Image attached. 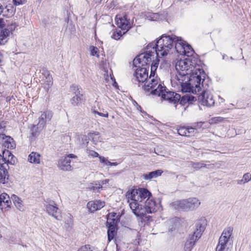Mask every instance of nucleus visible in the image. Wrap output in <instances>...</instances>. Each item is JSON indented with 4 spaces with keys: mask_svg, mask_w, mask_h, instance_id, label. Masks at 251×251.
Segmentation results:
<instances>
[{
    "mask_svg": "<svg viewBox=\"0 0 251 251\" xmlns=\"http://www.w3.org/2000/svg\"><path fill=\"white\" fill-rule=\"evenodd\" d=\"M205 77L202 75H190L181 79H176V81H171L172 84L180 86L183 92H192L196 94L200 92L201 88V82Z\"/></svg>",
    "mask_w": 251,
    "mask_h": 251,
    "instance_id": "20e7f679",
    "label": "nucleus"
},
{
    "mask_svg": "<svg viewBox=\"0 0 251 251\" xmlns=\"http://www.w3.org/2000/svg\"><path fill=\"white\" fill-rule=\"evenodd\" d=\"M206 225V221L205 219L199 220L196 224V229L193 235L200 238L205 230Z\"/></svg>",
    "mask_w": 251,
    "mask_h": 251,
    "instance_id": "ddd939ff",
    "label": "nucleus"
},
{
    "mask_svg": "<svg viewBox=\"0 0 251 251\" xmlns=\"http://www.w3.org/2000/svg\"><path fill=\"white\" fill-rule=\"evenodd\" d=\"M95 0L96 3H100L101 2L102 0Z\"/></svg>",
    "mask_w": 251,
    "mask_h": 251,
    "instance_id": "bf43d9fd",
    "label": "nucleus"
},
{
    "mask_svg": "<svg viewBox=\"0 0 251 251\" xmlns=\"http://www.w3.org/2000/svg\"><path fill=\"white\" fill-rule=\"evenodd\" d=\"M174 205L176 208H180L185 211H193L199 207L201 202L196 198H190L176 201L174 202Z\"/></svg>",
    "mask_w": 251,
    "mask_h": 251,
    "instance_id": "423d86ee",
    "label": "nucleus"
},
{
    "mask_svg": "<svg viewBox=\"0 0 251 251\" xmlns=\"http://www.w3.org/2000/svg\"><path fill=\"white\" fill-rule=\"evenodd\" d=\"M118 163L117 162H110V164L109 166H117L118 165Z\"/></svg>",
    "mask_w": 251,
    "mask_h": 251,
    "instance_id": "6e6d98bb",
    "label": "nucleus"
},
{
    "mask_svg": "<svg viewBox=\"0 0 251 251\" xmlns=\"http://www.w3.org/2000/svg\"><path fill=\"white\" fill-rule=\"evenodd\" d=\"M90 54L92 56H96L97 57H99L98 51L99 49L93 46H91L89 48Z\"/></svg>",
    "mask_w": 251,
    "mask_h": 251,
    "instance_id": "c9c22d12",
    "label": "nucleus"
},
{
    "mask_svg": "<svg viewBox=\"0 0 251 251\" xmlns=\"http://www.w3.org/2000/svg\"><path fill=\"white\" fill-rule=\"evenodd\" d=\"M3 156L6 157V165L8 164H14L16 161V158L8 151L5 150L3 151Z\"/></svg>",
    "mask_w": 251,
    "mask_h": 251,
    "instance_id": "a878e982",
    "label": "nucleus"
},
{
    "mask_svg": "<svg viewBox=\"0 0 251 251\" xmlns=\"http://www.w3.org/2000/svg\"><path fill=\"white\" fill-rule=\"evenodd\" d=\"M5 26H6V28L4 30L8 31L9 34L10 33H12L13 31H14L18 26V24H17L15 22L13 21H10L5 20Z\"/></svg>",
    "mask_w": 251,
    "mask_h": 251,
    "instance_id": "cd10ccee",
    "label": "nucleus"
},
{
    "mask_svg": "<svg viewBox=\"0 0 251 251\" xmlns=\"http://www.w3.org/2000/svg\"><path fill=\"white\" fill-rule=\"evenodd\" d=\"M6 25L5 20L4 19H0V28H2Z\"/></svg>",
    "mask_w": 251,
    "mask_h": 251,
    "instance_id": "8fccbe9b",
    "label": "nucleus"
},
{
    "mask_svg": "<svg viewBox=\"0 0 251 251\" xmlns=\"http://www.w3.org/2000/svg\"><path fill=\"white\" fill-rule=\"evenodd\" d=\"M8 36V31L7 30H4L0 31V45H4L7 42Z\"/></svg>",
    "mask_w": 251,
    "mask_h": 251,
    "instance_id": "2f4dec72",
    "label": "nucleus"
},
{
    "mask_svg": "<svg viewBox=\"0 0 251 251\" xmlns=\"http://www.w3.org/2000/svg\"><path fill=\"white\" fill-rule=\"evenodd\" d=\"M233 228L232 226H228L224 229L219 240L227 243L230 244V240L232 234Z\"/></svg>",
    "mask_w": 251,
    "mask_h": 251,
    "instance_id": "f3484780",
    "label": "nucleus"
},
{
    "mask_svg": "<svg viewBox=\"0 0 251 251\" xmlns=\"http://www.w3.org/2000/svg\"><path fill=\"white\" fill-rule=\"evenodd\" d=\"M199 99L201 104L207 106H212L215 104V100L213 99V95L208 91H204L199 97Z\"/></svg>",
    "mask_w": 251,
    "mask_h": 251,
    "instance_id": "9d476101",
    "label": "nucleus"
},
{
    "mask_svg": "<svg viewBox=\"0 0 251 251\" xmlns=\"http://www.w3.org/2000/svg\"><path fill=\"white\" fill-rule=\"evenodd\" d=\"M99 160L100 163H103L105 165L109 166L110 164V161H109L106 158L103 156H100Z\"/></svg>",
    "mask_w": 251,
    "mask_h": 251,
    "instance_id": "a19ab883",
    "label": "nucleus"
},
{
    "mask_svg": "<svg viewBox=\"0 0 251 251\" xmlns=\"http://www.w3.org/2000/svg\"><path fill=\"white\" fill-rule=\"evenodd\" d=\"M107 223L108 225L107 231L108 239L109 241H111L113 239L116 233L115 220L108 218Z\"/></svg>",
    "mask_w": 251,
    "mask_h": 251,
    "instance_id": "dca6fc26",
    "label": "nucleus"
},
{
    "mask_svg": "<svg viewBox=\"0 0 251 251\" xmlns=\"http://www.w3.org/2000/svg\"><path fill=\"white\" fill-rule=\"evenodd\" d=\"M202 123L201 122H200V123H198L196 125L197 126H195V127H201L202 126Z\"/></svg>",
    "mask_w": 251,
    "mask_h": 251,
    "instance_id": "5fc2aeb1",
    "label": "nucleus"
},
{
    "mask_svg": "<svg viewBox=\"0 0 251 251\" xmlns=\"http://www.w3.org/2000/svg\"><path fill=\"white\" fill-rule=\"evenodd\" d=\"M206 166L205 164L203 162H198L194 163L193 164V167L197 170L200 169L201 168L205 167Z\"/></svg>",
    "mask_w": 251,
    "mask_h": 251,
    "instance_id": "ea45409f",
    "label": "nucleus"
},
{
    "mask_svg": "<svg viewBox=\"0 0 251 251\" xmlns=\"http://www.w3.org/2000/svg\"><path fill=\"white\" fill-rule=\"evenodd\" d=\"M196 133V128L195 127H190L187 128V136L190 137L194 135Z\"/></svg>",
    "mask_w": 251,
    "mask_h": 251,
    "instance_id": "79ce46f5",
    "label": "nucleus"
},
{
    "mask_svg": "<svg viewBox=\"0 0 251 251\" xmlns=\"http://www.w3.org/2000/svg\"><path fill=\"white\" fill-rule=\"evenodd\" d=\"M224 120V118L221 117H214L211 119V123L216 124L220 122H222Z\"/></svg>",
    "mask_w": 251,
    "mask_h": 251,
    "instance_id": "37998d69",
    "label": "nucleus"
},
{
    "mask_svg": "<svg viewBox=\"0 0 251 251\" xmlns=\"http://www.w3.org/2000/svg\"><path fill=\"white\" fill-rule=\"evenodd\" d=\"M71 159L68 157L61 158L58 161V167L59 168L64 171H70L72 170V166L70 164Z\"/></svg>",
    "mask_w": 251,
    "mask_h": 251,
    "instance_id": "a211bd4d",
    "label": "nucleus"
},
{
    "mask_svg": "<svg viewBox=\"0 0 251 251\" xmlns=\"http://www.w3.org/2000/svg\"><path fill=\"white\" fill-rule=\"evenodd\" d=\"M77 251H96L94 248L90 245H85L81 247Z\"/></svg>",
    "mask_w": 251,
    "mask_h": 251,
    "instance_id": "4c0bfd02",
    "label": "nucleus"
},
{
    "mask_svg": "<svg viewBox=\"0 0 251 251\" xmlns=\"http://www.w3.org/2000/svg\"><path fill=\"white\" fill-rule=\"evenodd\" d=\"M152 95L161 96V98L164 100L168 101L169 102L176 104L180 100V95L174 92L166 91V87L159 84L157 88L154 89L152 92Z\"/></svg>",
    "mask_w": 251,
    "mask_h": 251,
    "instance_id": "39448f33",
    "label": "nucleus"
},
{
    "mask_svg": "<svg viewBox=\"0 0 251 251\" xmlns=\"http://www.w3.org/2000/svg\"><path fill=\"white\" fill-rule=\"evenodd\" d=\"M139 57V55L136 57L133 60V64L136 66L137 65H141L142 66H146L148 64H150L151 63V75L150 76H154L155 72L158 68L159 59H158V57H155V58H152V59H151V61L148 60L147 62H146V64H143L140 60H138L136 62H135L136 59Z\"/></svg>",
    "mask_w": 251,
    "mask_h": 251,
    "instance_id": "1a4fd4ad",
    "label": "nucleus"
},
{
    "mask_svg": "<svg viewBox=\"0 0 251 251\" xmlns=\"http://www.w3.org/2000/svg\"><path fill=\"white\" fill-rule=\"evenodd\" d=\"M104 202L100 200L90 201L87 203V207L91 212H94L102 208Z\"/></svg>",
    "mask_w": 251,
    "mask_h": 251,
    "instance_id": "aec40b11",
    "label": "nucleus"
},
{
    "mask_svg": "<svg viewBox=\"0 0 251 251\" xmlns=\"http://www.w3.org/2000/svg\"><path fill=\"white\" fill-rule=\"evenodd\" d=\"M113 216V217H114L115 216V214L114 213H110L109 214V216H108V218H110V216Z\"/></svg>",
    "mask_w": 251,
    "mask_h": 251,
    "instance_id": "13d9d810",
    "label": "nucleus"
},
{
    "mask_svg": "<svg viewBox=\"0 0 251 251\" xmlns=\"http://www.w3.org/2000/svg\"><path fill=\"white\" fill-rule=\"evenodd\" d=\"M199 238L194 236V235H190L187 239L185 245L184 250L185 251H191L196 242L199 240Z\"/></svg>",
    "mask_w": 251,
    "mask_h": 251,
    "instance_id": "412c9836",
    "label": "nucleus"
},
{
    "mask_svg": "<svg viewBox=\"0 0 251 251\" xmlns=\"http://www.w3.org/2000/svg\"><path fill=\"white\" fill-rule=\"evenodd\" d=\"M229 243H225L219 240L218 244L216 247V251H228L227 246Z\"/></svg>",
    "mask_w": 251,
    "mask_h": 251,
    "instance_id": "473e14b6",
    "label": "nucleus"
},
{
    "mask_svg": "<svg viewBox=\"0 0 251 251\" xmlns=\"http://www.w3.org/2000/svg\"><path fill=\"white\" fill-rule=\"evenodd\" d=\"M96 185H97V184H96ZM101 188H102V186L100 185V184H99L98 186L91 185L89 187V188L90 190H93V191H95V192H99V189Z\"/></svg>",
    "mask_w": 251,
    "mask_h": 251,
    "instance_id": "c03bdc74",
    "label": "nucleus"
},
{
    "mask_svg": "<svg viewBox=\"0 0 251 251\" xmlns=\"http://www.w3.org/2000/svg\"><path fill=\"white\" fill-rule=\"evenodd\" d=\"M2 12L1 14L3 16L5 17H11L12 16L14 12V8L11 5H7L4 8L2 6Z\"/></svg>",
    "mask_w": 251,
    "mask_h": 251,
    "instance_id": "c85d7f7f",
    "label": "nucleus"
},
{
    "mask_svg": "<svg viewBox=\"0 0 251 251\" xmlns=\"http://www.w3.org/2000/svg\"><path fill=\"white\" fill-rule=\"evenodd\" d=\"M221 101H224V100H223V98H221Z\"/></svg>",
    "mask_w": 251,
    "mask_h": 251,
    "instance_id": "680f3d73",
    "label": "nucleus"
},
{
    "mask_svg": "<svg viewBox=\"0 0 251 251\" xmlns=\"http://www.w3.org/2000/svg\"><path fill=\"white\" fill-rule=\"evenodd\" d=\"M0 144L7 149H13L15 147L13 139L9 136H6L4 133L0 137Z\"/></svg>",
    "mask_w": 251,
    "mask_h": 251,
    "instance_id": "6ab92c4d",
    "label": "nucleus"
},
{
    "mask_svg": "<svg viewBox=\"0 0 251 251\" xmlns=\"http://www.w3.org/2000/svg\"><path fill=\"white\" fill-rule=\"evenodd\" d=\"M115 21L117 26L123 31V34H126L131 27L129 19L126 15H117Z\"/></svg>",
    "mask_w": 251,
    "mask_h": 251,
    "instance_id": "6e6552de",
    "label": "nucleus"
},
{
    "mask_svg": "<svg viewBox=\"0 0 251 251\" xmlns=\"http://www.w3.org/2000/svg\"><path fill=\"white\" fill-rule=\"evenodd\" d=\"M192 55L187 56V58L180 59L176 62V69L177 74L171 77V81L185 78L186 76L190 75H202L203 77H205V74L203 70L197 64L196 59L191 57Z\"/></svg>",
    "mask_w": 251,
    "mask_h": 251,
    "instance_id": "7ed1b4c3",
    "label": "nucleus"
},
{
    "mask_svg": "<svg viewBox=\"0 0 251 251\" xmlns=\"http://www.w3.org/2000/svg\"><path fill=\"white\" fill-rule=\"evenodd\" d=\"M70 92L74 95L71 99V103L75 106L77 105L81 100L82 95L80 94L78 87L74 85L71 86Z\"/></svg>",
    "mask_w": 251,
    "mask_h": 251,
    "instance_id": "9b49d317",
    "label": "nucleus"
},
{
    "mask_svg": "<svg viewBox=\"0 0 251 251\" xmlns=\"http://www.w3.org/2000/svg\"><path fill=\"white\" fill-rule=\"evenodd\" d=\"M126 196L133 213L144 220L151 221V217L147 216L146 213H155L160 207V202H156L151 198V193L146 188L129 189Z\"/></svg>",
    "mask_w": 251,
    "mask_h": 251,
    "instance_id": "f03ea898",
    "label": "nucleus"
},
{
    "mask_svg": "<svg viewBox=\"0 0 251 251\" xmlns=\"http://www.w3.org/2000/svg\"><path fill=\"white\" fill-rule=\"evenodd\" d=\"M1 198L0 201V207L1 209L10 207L11 204V201L10 200L9 196L5 193L1 194Z\"/></svg>",
    "mask_w": 251,
    "mask_h": 251,
    "instance_id": "4be33fe9",
    "label": "nucleus"
},
{
    "mask_svg": "<svg viewBox=\"0 0 251 251\" xmlns=\"http://www.w3.org/2000/svg\"><path fill=\"white\" fill-rule=\"evenodd\" d=\"M2 5L0 3V15L2 12V11L1 10L2 9Z\"/></svg>",
    "mask_w": 251,
    "mask_h": 251,
    "instance_id": "4d7b16f0",
    "label": "nucleus"
},
{
    "mask_svg": "<svg viewBox=\"0 0 251 251\" xmlns=\"http://www.w3.org/2000/svg\"><path fill=\"white\" fill-rule=\"evenodd\" d=\"M89 137L92 138L95 144L100 141V133L98 132L91 133L89 134Z\"/></svg>",
    "mask_w": 251,
    "mask_h": 251,
    "instance_id": "f704fd0d",
    "label": "nucleus"
},
{
    "mask_svg": "<svg viewBox=\"0 0 251 251\" xmlns=\"http://www.w3.org/2000/svg\"><path fill=\"white\" fill-rule=\"evenodd\" d=\"M7 166L0 167V183L5 184L8 182V175L6 169Z\"/></svg>",
    "mask_w": 251,
    "mask_h": 251,
    "instance_id": "393cba45",
    "label": "nucleus"
},
{
    "mask_svg": "<svg viewBox=\"0 0 251 251\" xmlns=\"http://www.w3.org/2000/svg\"><path fill=\"white\" fill-rule=\"evenodd\" d=\"M196 100V99L194 96L187 94L182 96L179 101L181 104L185 103L186 102L191 103Z\"/></svg>",
    "mask_w": 251,
    "mask_h": 251,
    "instance_id": "c756f323",
    "label": "nucleus"
},
{
    "mask_svg": "<svg viewBox=\"0 0 251 251\" xmlns=\"http://www.w3.org/2000/svg\"><path fill=\"white\" fill-rule=\"evenodd\" d=\"M152 76H150L146 81L144 85L143 86V89L147 91H149L151 90V92L157 88L156 87L158 85V79L152 78Z\"/></svg>",
    "mask_w": 251,
    "mask_h": 251,
    "instance_id": "2eb2a0df",
    "label": "nucleus"
},
{
    "mask_svg": "<svg viewBox=\"0 0 251 251\" xmlns=\"http://www.w3.org/2000/svg\"><path fill=\"white\" fill-rule=\"evenodd\" d=\"M13 201L14 205L19 210L23 211L24 210L22 201L19 197L14 196Z\"/></svg>",
    "mask_w": 251,
    "mask_h": 251,
    "instance_id": "7c9ffc66",
    "label": "nucleus"
},
{
    "mask_svg": "<svg viewBox=\"0 0 251 251\" xmlns=\"http://www.w3.org/2000/svg\"><path fill=\"white\" fill-rule=\"evenodd\" d=\"M86 152L88 156L92 158L98 157L99 158V157L100 156L97 152L93 150L87 149Z\"/></svg>",
    "mask_w": 251,
    "mask_h": 251,
    "instance_id": "e433bc0d",
    "label": "nucleus"
},
{
    "mask_svg": "<svg viewBox=\"0 0 251 251\" xmlns=\"http://www.w3.org/2000/svg\"><path fill=\"white\" fill-rule=\"evenodd\" d=\"M5 126L3 124H0V137H1V135H3L5 132Z\"/></svg>",
    "mask_w": 251,
    "mask_h": 251,
    "instance_id": "09e8293b",
    "label": "nucleus"
},
{
    "mask_svg": "<svg viewBox=\"0 0 251 251\" xmlns=\"http://www.w3.org/2000/svg\"><path fill=\"white\" fill-rule=\"evenodd\" d=\"M138 67L135 73V77L138 81L144 82L148 79V72L146 68Z\"/></svg>",
    "mask_w": 251,
    "mask_h": 251,
    "instance_id": "4468645a",
    "label": "nucleus"
},
{
    "mask_svg": "<svg viewBox=\"0 0 251 251\" xmlns=\"http://www.w3.org/2000/svg\"><path fill=\"white\" fill-rule=\"evenodd\" d=\"M47 212L49 215L54 217L55 219L59 220L60 218L58 214L59 213L58 208L56 206L53 201H50L45 206Z\"/></svg>",
    "mask_w": 251,
    "mask_h": 251,
    "instance_id": "f8f14e48",
    "label": "nucleus"
},
{
    "mask_svg": "<svg viewBox=\"0 0 251 251\" xmlns=\"http://www.w3.org/2000/svg\"><path fill=\"white\" fill-rule=\"evenodd\" d=\"M178 134L181 136H187V128L185 127H181L177 129Z\"/></svg>",
    "mask_w": 251,
    "mask_h": 251,
    "instance_id": "58836bf2",
    "label": "nucleus"
},
{
    "mask_svg": "<svg viewBox=\"0 0 251 251\" xmlns=\"http://www.w3.org/2000/svg\"><path fill=\"white\" fill-rule=\"evenodd\" d=\"M43 74L45 77V80L43 83V86L47 91H48L53 84L52 77L50 75L49 72L45 70Z\"/></svg>",
    "mask_w": 251,
    "mask_h": 251,
    "instance_id": "5701e85b",
    "label": "nucleus"
},
{
    "mask_svg": "<svg viewBox=\"0 0 251 251\" xmlns=\"http://www.w3.org/2000/svg\"><path fill=\"white\" fill-rule=\"evenodd\" d=\"M124 34H123V32L116 29L115 30L113 31L112 34L111 35V37L112 38L117 40L120 39V38L122 36V35Z\"/></svg>",
    "mask_w": 251,
    "mask_h": 251,
    "instance_id": "72a5a7b5",
    "label": "nucleus"
},
{
    "mask_svg": "<svg viewBox=\"0 0 251 251\" xmlns=\"http://www.w3.org/2000/svg\"><path fill=\"white\" fill-rule=\"evenodd\" d=\"M109 181H110V180L108 179L103 180L101 181V183L100 185L102 187L103 185H104V184H106L107 183H108Z\"/></svg>",
    "mask_w": 251,
    "mask_h": 251,
    "instance_id": "864d4df0",
    "label": "nucleus"
},
{
    "mask_svg": "<svg viewBox=\"0 0 251 251\" xmlns=\"http://www.w3.org/2000/svg\"><path fill=\"white\" fill-rule=\"evenodd\" d=\"M25 0H13V2L15 5H19L23 4Z\"/></svg>",
    "mask_w": 251,
    "mask_h": 251,
    "instance_id": "de8ad7c7",
    "label": "nucleus"
},
{
    "mask_svg": "<svg viewBox=\"0 0 251 251\" xmlns=\"http://www.w3.org/2000/svg\"><path fill=\"white\" fill-rule=\"evenodd\" d=\"M65 157H68L70 159H71V158H77V156L71 153L68 154L67 156H65Z\"/></svg>",
    "mask_w": 251,
    "mask_h": 251,
    "instance_id": "3c124183",
    "label": "nucleus"
},
{
    "mask_svg": "<svg viewBox=\"0 0 251 251\" xmlns=\"http://www.w3.org/2000/svg\"><path fill=\"white\" fill-rule=\"evenodd\" d=\"M243 179L246 183H247L251 180V175L249 173L245 174L243 176Z\"/></svg>",
    "mask_w": 251,
    "mask_h": 251,
    "instance_id": "49530a36",
    "label": "nucleus"
},
{
    "mask_svg": "<svg viewBox=\"0 0 251 251\" xmlns=\"http://www.w3.org/2000/svg\"><path fill=\"white\" fill-rule=\"evenodd\" d=\"M175 44V49L181 55L191 56L194 53L191 46L183 40L181 37L175 35L162 36L155 44H149L147 47L146 52L139 55V57L135 62L140 60L143 64H146L148 60L151 61L155 57L167 55Z\"/></svg>",
    "mask_w": 251,
    "mask_h": 251,
    "instance_id": "f257e3e1",
    "label": "nucleus"
},
{
    "mask_svg": "<svg viewBox=\"0 0 251 251\" xmlns=\"http://www.w3.org/2000/svg\"><path fill=\"white\" fill-rule=\"evenodd\" d=\"M41 155L36 152H31L28 156V160L31 163L39 164L40 163Z\"/></svg>",
    "mask_w": 251,
    "mask_h": 251,
    "instance_id": "b1692460",
    "label": "nucleus"
},
{
    "mask_svg": "<svg viewBox=\"0 0 251 251\" xmlns=\"http://www.w3.org/2000/svg\"><path fill=\"white\" fill-rule=\"evenodd\" d=\"M237 183L238 184L242 185L246 183V182L244 181L243 179L237 180Z\"/></svg>",
    "mask_w": 251,
    "mask_h": 251,
    "instance_id": "603ef678",
    "label": "nucleus"
},
{
    "mask_svg": "<svg viewBox=\"0 0 251 251\" xmlns=\"http://www.w3.org/2000/svg\"><path fill=\"white\" fill-rule=\"evenodd\" d=\"M93 112L94 114H98V115L101 116V117H106V118H107L108 117V113L107 112H106L105 113H102L101 112H99L98 111L94 109L93 110Z\"/></svg>",
    "mask_w": 251,
    "mask_h": 251,
    "instance_id": "a18cd8bd",
    "label": "nucleus"
},
{
    "mask_svg": "<svg viewBox=\"0 0 251 251\" xmlns=\"http://www.w3.org/2000/svg\"><path fill=\"white\" fill-rule=\"evenodd\" d=\"M163 171L161 170H157L155 171L150 172L148 174H146L143 175V177L146 180H151L153 178L160 176L162 174Z\"/></svg>",
    "mask_w": 251,
    "mask_h": 251,
    "instance_id": "bb28decb",
    "label": "nucleus"
},
{
    "mask_svg": "<svg viewBox=\"0 0 251 251\" xmlns=\"http://www.w3.org/2000/svg\"><path fill=\"white\" fill-rule=\"evenodd\" d=\"M52 116V113L50 111H46L41 112V114L39 118L38 124L37 125L34 126L32 128L31 134L32 136H36L39 131L43 129L47 121L51 120Z\"/></svg>",
    "mask_w": 251,
    "mask_h": 251,
    "instance_id": "0eeeda50",
    "label": "nucleus"
},
{
    "mask_svg": "<svg viewBox=\"0 0 251 251\" xmlns=\"http://www.w3.org/2000/svg\"><path fill=\"white\" fill-rule=\"evenodd\" d=\"M2 59V56L1 53L0 52V62H1Z\"/></svg>",
    "mask_w": 251,
    "mask_h": 251,
    "instance_id": "052dcab7",
    "label": "nucleus"
}]
</instances>
